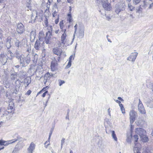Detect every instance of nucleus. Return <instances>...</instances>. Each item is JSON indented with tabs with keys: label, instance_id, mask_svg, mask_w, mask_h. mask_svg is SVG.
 Segmentation results:
<instances>
[{
	"label": "nucleus",
	"instance_id": "nucleus-1",
	"mask_svg": "<svg viewBox=\"0 0 153 153\" xmlns=\"http://www.w3.org/2000/svg\"><path fill=\"white\" fill-rule=\"evenodd\" d=\"M14 107L13 102H10L7 108L8 111H5L3 114V116H1V117L4 119H6L7 120H9L11 117V113L14 110Z\"/></svg>",
	"mask_w": 153,
	"mask_h": 153
},
{
	"label": "nucleus",
	"instance_id": "nucleus-2",
	"mask_svg": "<svg viewBox=\"0 0 153 153\" xmlns=\"http://www.w3.org/2000/svg\"><path fill=\"white\" fill-rule=\"evenodd\" d=\"M30 55L29 54H28L25 58L23 55L16 54V57L19 60L20 63L22 64V66L24 67L25 66V63L28 64L30 62Z\"/></svg>",
	"mask_w": 153,
	"mask_h": 153
},
{
	"label": "nucleus",
	"instance_id": "nucleus-3",
	"mask_svg": "<svg viewBox=\"0 0 153 153\" xmlns=\"http://www.w3.org/2000/svg\"><path fill=\"white\" fill-rule=\"evenodd\" d=\"M59 25L61 31L62 33H65L67 34L70 25L68 23H66L64 24L63 20L61 21L59 23Z\"/></svg>",
	"mask_w": 153,
	"mask_h": 153
},
{
	"label": "nucleus",
	"instance_id": "nucleus-4",
	"mask_svg": "<svg viewBox=\"0 0 153 153\" xmlns=\"http://www.w3.org/2000/svg\"><path fill=\"white\" fill-rule=\"evenodd\" d=\"M17 74L16 72H14L12 74L10 75V79L12 81H14L16 79L15 82L16 90V92H17V89L19 88L21 85V81L17 79Z\"/></svg>",
	"mask_w": 153,
	"mask_h": 153
},
{
	"label": "nucleus",
	"instance_id": "nucleus-5",
	"mask_svg": "<svg viewBox=\"0 0 153 153\" xmlns=\"http://www.w3.org/2000/svg\"><path fill=\"white\" fill-rule=\"evenodd\" d=\"M138 110L140 113L142 114H145L146 113V111L145 108L140 99H139V102L138 104Z\"/></svg>",
	"mask_w": 153,
	"mask_h": 153
},
{
	"label": "nucleus",
	"instance_id": "nucleus-6",
	"mask_svg": "<svg viewBox=\"0 0 153 153\" xmlns=\"http://www.w3.org/2000/svg\"><path fill=\"white\" fill-rule=\"evenodd\" d=\"M102 7L105 10L107 11L111 10V5L107 0H102Z\"/></svg>",
	"mask_w": 153,
	"mask_h": 153
},
{
	"label": "nucleus",
	"instance_id": "nucleus-7",
	"mask_svg": "<svg viewBox=\"0 0 153 153\" xmlns=\"http://www.w3.org/2000/svg\"><path fill=\"white\" fill-rule=\"evenodd\" d=\"M130 121L131 124L133 123L137 116V113L134 110H131L129 113Z\"/></svg>",
	"mask_w": 153,
	"mask_h": 153
},
{
	"label": "nucleus",
	"instance_id": "nucleus-8",
	"mask_svg": "<svg viewBox=\"0 0 153 153\" xmlns=\"http://www.w3.org/2000/svg\"><path fill=\"white\" fill-rule=\"evenodd\" d=\"M16 30L17 33L19 34H22L24 32L25 29L24 26L22 23H19L18 24Z\"/></svg>",
	"mask_w": 153,
	"mask_h": 153
},
{
	"label": "nucleus",
	"instance_id": "nucleus-9",
	"mask_svg": "<svg viewBox=\"0 0 153 153\" xmlns=\"http://www.w3.org/2000/svg\"><path fill=\"white\" fill-rule=\"evenodd\" d=\"M85 28L83 25L79 26L78 33V37L82 39L84 37V35Z\"/></svg>",
	"mask_w": 153,
	"mask_h": 153
},
{
	"label": "nucleus",
	"instance_id": "nucleus-10",
	"mask_svg": "<svg viewBox=\"0 0 153 153\" xmlns=\"http://www.w3.org/2000/svg\"><path fill=\"white\" fill-rule=\"evenodd\" d=\"M135 132L139 134L140 137H142L145 135L146 131L145 130L142 128H137L135 129Z\"/></svg>",
	"mask_w": 153,
	"mask_h": 153
},
{
	"label": "nucleus",
	"instance_id": "nucleus-11",
	"mask_svg": "<svg viewBox=\"0 0 153 153\" xmlns=\"http://www.w3.org/2000/svg\"><path fill=\"white\" fill-rule=\"evenodd\" d=\"M138 53L136 52H134L131 53L127 58V60L131 61L134 63L137 56Z\"/></svg>",
	"mask_w": 153,
	"mask_h": 153
},
{
	"label": "nucleus",
	"instance_id": "nucleus-12",
	"mask_svg": "<svg viewBox=\"0 0 153 153\" xmlns=\"http://www.w3.org/2000/svg\"><path fill=\"white\" fill-rule=\"evenodd\" d=\"M21 138L19 136H17L16 139H13L11 140H7V141H5L4 140L3 145L4 146H8L10 144L16 142L17 141L19 140Z\"/></svg>",
	"mask_w": 153,
	"mask_h": 153
},
{
	"label": "nucleus",
	"instance_id": "nucleus-13",
	"mask_svg": "<svg viewBox=\"0 0 153 153\" xmlns=\"http://www.w3.org/2000/svg\"><path fill=\"white\" fill-rule=\"evenodd\" d=\"M36 145L33 142H32L30 144L29 147L27 149V153H33L35 149Z\"/></svg>",
	"mask_w": 153,
	"mask_h": 153
},
{
	"label": "nucleus",
	"instance_id": "nucleus-14",
	"mask_svg": "<svg viewBox=\"0 0 153 153\" xmlns=\"http://www.w3.org/2000/svg\"><path fill=\"white\" fill-rule=\"evenodd\" d=\"M57 63L56 60L55 58L52 61L51 65V68L52 71H55L57 68Z\"/></svg>",
	"mask_w": 153,
	"mask_h": 153
},
{
	"label": "nucleus",
	"instance_id": "nucleus-15",
	"mask_svg": "<svg viewBox=\"0 0 153 153\" xmlns=\"http://www.w3.org/2000/svg\"><path fill=\"white\" fill-rule=\"evenodd\" d=\"M53 52L55 54L58 56H60L62 53V49L58 48H53Z\"/></svg>",
	"mask_w": 153,
	"mask_h": 153
},
{
	"label": "nucleus",
	"instance_id": "nucleus-16",
	"mask_svg": "<svg viewBox=\"0 0 153 153\" xmlns=\"http://www.w3.org/2000/svg\"><path fill=\"white\" fill-rule=\"evenodd\" d=\"M24 41L25 39H24L22 40L21 42H19L18 39H16L15 41V46L19 48L20 46H21L25 44V43H24Z\"/></svg>",
	"mask_w": 153,
	"mask_h": 153
},
{
	"label": "nucleus",
	"instance_id": "nucleus-17",
	"mask_svg": "<svg viewBox=\"0 0 153 153\" xmlns=\"http://www.w3.org/2000/svg\"><path fill=\"white\" fill-rule=\"evenodd\" d=\"M53 76V74H51L50 73H49V72H48L47 73H46L44 76V82L45 84L47 82V80H48L50 79V78L51 77H52Z\"/></svg>",
	"mask_w": 153,
	"mask_h": 153
},
{
	"label": "nucleus",
	"instance_id": "nucleus-18",
	"mask_svg": "<svg viewBox=\"0 0 153 153\" xmlns=\"http://www.w3.org/2000/svg\"><path fill=\"white\" fill-rule=\"evenodd\" d=\"M74 59V56L73 55H71L69 59V61L67 65L66 66V68H69L71 65V62Z\"/></svg>",
	"mask_w": 153,
	"mask_h": 153
},
{
	"label": "nucleus",
	"instance_id": "nucleus-19",
	"mask_svg": "<svg viewBox=\"0 0 153 153\" xmlns=\"http://www.w3.org/2000/svg\"><path fill=\"white\" fill-rule=\"evenodd\" d=\"M51 34L50 32H47L46 34L45 43L48 44H49L50 42V40L51 39Z\"/></svg>",
	"mask_w": 153,
	"mask_h": 153
},
{
	"label": "nucleus",
	"instance_id": "nucleus-20",
	"mask_svg": "<svg viewBox=\"0 0 153 153\" xmlns=\"http://www.w3.org/2000/svg\"><path fill=\"white\" fill-rule=\"evenodd\" d=\"M36 33L35 31H31L30 35V39L31 41L33 42L35 38Z\"/></svg>",
	"mask_w": 153,
	"mask_h": 153
},
{
	"label": "nucleus",
	"instance_id": "nucleus-21",
	"mask_svg": "<svg viewBox=\"0 0 153 153\" xmlns=\"http://www.w3.org/2000/svg\"><path fill=\"white\" fill-rule=\"evenodd\" d=\"M40 47V42L39 40H37L35 44L34 48L37 50H39Z\"/></svg>",
	"mask_w": 153,
	"mask_h": 153
},
{
	"label": "nucleus",
	"instance_id": "nucleus-22",
	"mask_svg": "<svg viewBox=\"0 0 153 153\" xmlns=\"http://www.w3.org/2000/svg\"><path fill=\"white\" fill-rule=\"evenodd\" d=\"M145 122V121L142 119L138 118L136 123L137 125L142 126L143 125Z\"/></svg>",
	"mask_w": 153,
	"mask_h": 153
},
{
	"label": "nucleus",
	"instance_id": "nucleus-23",
	"mask_svg": "<svg viewBox=\"0 0 153 153\" xmlns=\"http://www.w3.org/2000/svg\"><path fill=\"white\" fill-rule=\"evenodd\" d=\"M67 34L65 33H62V35L61 36V41L62 43L63 44H65V39L66 38Z\"/></svg>",
	"mask_w": 153,
	"mask_h": 153
},
{
	"label": "nucleus",
	"instance_id": "nucleus-24",
	"mask_svg": "<svg viewBox=\"0 0 153 153\" xmlns=\"http://www.w3.org/2000/svg\"><path fill=\"white\" fill-rule=\"evenodd\" d=\"M11 39L10 38H7V39L6 42V46L7 49H9L11 46L10 42Z\"/></svg>",
	"mask_w": 153,
	"mask_h": 153
},
{
	"label": "nucleus",
	"instance_id": "nucleus-25",
	"mask_svg": "<svg viewBox=\"0 0 153 153\" xmlns=\"http://www.w3.org/2000/svg\"><path fill=\"white\" fill-rule=\"evenodd\" d=\"M146 103L148 107L150 108H153V101L147 100Z\"/></svg>",
	"mask_w": 153,
	"mask_h": 153
},
{
	"label": "nucleus",
	"instance_id": "nucleus-26",
	"mask_svg": "<svg viewBox=\"0 0 153 153\" xmlns=\"http://www.w3.org/2000/svg\"><path fill=\"white\" fill-rule=\"evenodd\" d=\"M30 82V81L29 80V78L25 79L24 82V83L25 85V87H26L27 86Z\"/></svg>",
	"mask_w": 153,
	"mask_h": 153
},
{
	"label": "nucleus",
	"instance_id": "nucleus-27",
	"mask_svg": "<svg viewBox=\"0 0 153 153\" xmlns=\"http://www.w3.org/2000/svg\"><path fill=\"white\" fill-rule=\"evenodd\" d=\"M122 10L120 7L119 6V5L117 4L116 7L115 11L116 13L118 14Z\"/></svg>",
	"mask_w": 153,
	"mask_h": 153
},
{
	"label": "nucleus",
	"instance_id": "nucleus-28",
	"mask_svg": "<svg viewBox=\"0 0 153 153\" xmlns=\"http://www.w3.org/2000/svg\"><path fill=\"white\" fill-rule=\"evenodd\" d=\"M111 136L115 141H117V137L115 133V131H111Z\"/></svg>",
	"mask_w": 153,
	"mask_h": 153
},
{
	"label": "nucleus",
	"instance_id": "nucleus-29",
	"mask_svg": "<svg viewBox=\"0 0 153 153\" xmlns=\"http://www.w3.org/2000/svg\"><path fill=\"white\" fill-rule=\"evenodd\" d=\"M19 149L18 147H17V146H16L11 153H19Z\"/></svg>",
	"mask_w": 153,
	"mask_h": 153
},
{
	"label": "nucleus",
	"instance_id": "nucleus-30",
	"mask_svg": "<svg viewBox=\"0 0 153 153\" xmlns=\"http://www.w3.org/2000/svg\"><path fill=\"white\" fill-rule=\"evenodd\" d=\"M128 7L129 10L131 11H133L135 9V7L132 5L130 3L128 4Z\"/></svg>",
	"mask_w": 153,
	"mask_h": 153
},
{
	"label": "nucleus",
	"instance_id": "nucleus-31",
	"mask_svg": "<svg viewBox=\"0 0 153 153\" xmlns=\"http://www.w3.org/2000/svg\"><path fill=\"white\" fill-rule=\"evenodd\" d=\"M68 18L67 19V21L70 23L71 22L72 19L71 13H68Z\"/></svg>",
	"mask_w": 153,
	"mask_h": 153
},
{
	"label": "nucleus",
	"instance_id": "nucleus-32",
	"mask_svg": "<svg viewBox=\"0 0 153 153\" xmlns=\"http://www.w3.org/2000/svg\"><path fill=\"white\" fill-rule=\"evenodd\" d=\"M48 31L47 32H50L51 34L52 31L53 30V28L52 27L51 25H50L48 27Z\"/></svg>",
	"mask_w": 153,
	"mask_h": 153
},
{
	"label": "nucleus",
	"instance_id": "nucleus-33",
	"mask_svg": "<svg viewBox=\"0 0 153 153\" xmlns=\"http://www.w3.org/2000/svg\"><path fill=\"white\" fill-rule=\"evenodd\" d=\"M52 1V0H48V2H47L46 7L49 8L50 7V5Z\"/></svg>",
	"mask_w": 153,
	"mask_h": 153
},
{
	"label": "nucleus",
	"instance_id": "nucleus-34",
	"mask_svg": "<svg viewBox=\"0 0 153 153\" xmlns=\"http://www.w3.org/2000/svg\"><path fill=\"white\" fill-rule=\"evenodd\" d=\"M131 136H128L126 139V141L128 143H130L131 142Z\"/></svg>",
	"mask_w": 153,
	"mask_h": 153
},
{
	"label": "nucleus",
	"instance_id": "nucleus-35",
	"mask_svg": "<svg viewBox=\"0 0 153 153\" xmlns=\"http://www.w3.org/2000/svg\"><path fill=\"white\" fill-rule=\"evenodd\" d=\"M134 153H140L137 148L135 147H134Z\"/></svg>",
	"mask_w": 153,
	"mask_h": 153
},
{
	"label": "nucleus",
	"instance_id": "nucleus-36",
	"mask_svg": "<svg viewBox=\"0 0 153 153\" xmlns=\"http://www.w3.org/2000/svg\"><path fill=\"white\" fill-rule=\"evenodd\" d=\"M145 135L143 137L141 138H143V141L144 142H146L148 140V137H146Z\"/></svg>",
	"mask_w": 153,
	"mask_h": 153
},
{
	"label": "nucleus",
	"instance_id": "nucleus-37",
	"mask_svg": "<svg viewBox=\"0 0 153 153\" xmlns=\"http://www.w3.org/2000/svg\"><path fill=\"white\" fill-rule=\"evenodd\" d=\"M134 139L136 142H137L138 139V136L137 135H134Z\"/></svg>",
	"mask_w": 153,
	"mask_h": 153
},
{
	"label": "nucleus",
	"instance_id": "nucleus-38",
	"mask_svg": "<svg viewBox=\"0 0 153 153\" xmlns=\"http://www.w3.org/2000/svg\"><path fill=\"white\" fill-rule=\"evenodd\" d=\"M142 8L141 7V6H140L137 8L136 10L137 12L139 13L140 12L142 11Z\"/></svg>",
	"mask_w": 153,
	"mask_h": 153
},
{
	"label": "nucleus",
	"instance_id": "nucleus-39",
	"mask_svg": "<svg viewBox=\"0 0 153 153\" xmlns=\"http://www.w3.org/2000/svg\"><path fill=\"white\" fill-rule=\"evenodd\" d=\"M59 85L60 86H61L63 84L65 83V82L64 80H59Z\"/></svg>",
	"mask_w": 153,
	"mask_h": 153
},
{
	"label": "nucleus",
	"instance_id": "nucleus-40",
	"mask_svg": "<svg viewBox=\"0 0 153 153\" xmlns=\"http://www.w3.org/2000/svg\"><path fill=\"white\" fill-rule=\"evenodd\" d=\"M140 1L141 0H133L134 4L136 5L139 3Z\"/></svg>",
	"mask_w": 153,
	"mask_h": 153
},
{
	"label": "nucleus",
	"instance_id": "nucleus-41",
	"mask_svg": "<svg viewBox=\"0 0 153 153\" xmlns=\"http://www.w3.org/2000/svg\"><path fill=\"white\" fill-rule=\"evenodd\" d=\"M53 128H52L51 129V131H50L49 135V139H50L51 136L52 134L53 131Z\"/></svg>",
	"mask_w": 153,
	"mask_h": 153
},
{
	"label": "nucleus",
	"instance_id": "nucleus-42",
	"mask_svg": "<svg viewBox=\"0 0 153 153\" xmlns=\"http://www.w3.org/2000/svg\"><path fill=\"white\" fill-rule=\"evenodd\" d=\"M65 139L64 138H62L61 140V148L62 149V147L63 145L65 142Z\"/></svg>",
	"mask_w": 153,
	"mask_h": 153
},
{
	"label": "nucleus",
	"instance_id": "nucleus-43",
	"mask_svg": "<svg viewBox=\"0 0 153 153\" xmlns=\"http://www.w3.org/2000/svg\"><path fill=\"white\" fill-rule=\"evenodd\" d=\"M35 12L36 13V17H37L38 16H37L38 13H37L36 12ZM33 13L32 14H31V19H33V20H36V18H35L34 19H33Z\"/></svg>",
	"mask_w": 153,
	"mask_h": 153
},
{
	"label": "nucleus",
	"instance_id": "nucleus-44",
	"mask_svg": "<svg viewBox=\"0 0 153 153\" xmlns=\"http://www.w3.org/2000/svg\"><path fill=\"white\" fill-rule=\"evenodd\" d=\"M1 57L4 59H7L6 55H4V53L1 54Z\"/></svg>",
	"mask_w": 153,
	"mask_h": 153
},
{
	"label": "nucleus",
	"instance_id": "nucleus-45",
	"mask_svg": "<svg viewBox=\"0 0 153 153\" xmlns=\"http://www.w3.org/2000/svg\"><path fill=\"white\" fill-rule=\"evenodd\" d=\"M47 87H48V86H46L45 88H44L41 91H39V92L38 93L37 95L41 94L42 92V91H45V88Z\"/></svg>",
	"mask_w": 153,
	"mask_h": 153
},
{
	"label": "nucleus",
	"instance_id": "nucleus-46",
	"mask_svg": "<svg viewBox=\"0 0 153 153\" xmlns=\"http://www.w3.org/2000/svg\"><path fill=\"white\" fill-rule=\"evenodd\" d=\"M46 94H48V95H49L48 92V91H46L45 92H44L42 95V97H45Z\"/></svg>",
	"mask_w": 153,
	"mask_h": 153
},
{
	"label": "nucleus",
	"instance_id": "nucleus-47",
	"mask_svg": "<svg viewBox=\"0 0 153 153\" xmlns=\"http://www.w3.org/2000/svg\"><path fill=\"white\" fill-rule=\"evenodd\" d=\"M120 109L123 114L125 113V109L124 107L120 108Z\"/></svg>",
	"mask_w": 153,
	"mask_h": 153
},
{
	"label": "nucleus",
	"instance_id": "nucleus-48",
	"mask_svg": "<svg viewBox=\"0 0 153 153\" xmlns=\"http://www.w3.org/2000/svg\"><path fill=\"white\" fill-rule=\"evenodd\" d=\"M57 18L55 20V23L56 24H57L59 21V16H57Z\"/></svg>",
	"mask_w": 153,
	"mask_h": 153
},
{
	"label": "nucleus",
	"instance_id": "nucleus-49",
	"mask_svg": "<svg viewBox=\"0 0 153 153\" xmlns=\"http://www.w3.org/2000/svg\"><path fill=\"white\" fill-rule=\"evenodd\" d=\"M46 19L45 20V26L47 27H48V22L46 18Z\"/></svg>",
	"mask_w": 153,
	"mask_h": 153
},
{
	"label": "nucleus",
	"instance_id": "nucleus-50",
	"mask_svg": "<svg viewBox=\"0 0 153 153\" xmlns=\"http://www.w3.org/2000/svg\"><path fill=\"white\" fill-rule=\"evenodd\" d=\"M57 12L56 11H55L53 13V17H55L57 15Z\"/></svg>",
	"mask_w": 153,
	"mask_h": 153
},
{
	"label": "nucleus",
	"instance_id": "nucleus-51",
	"mask_svg": "<svg viewBox=\"0 0 153 153\" xmlns=\"http://www.w3.org/2000/svg\"><path fill=\"white\" fill-rule=\"evenodd\" d=\"M106 19L108 21H109L111 19V17L110 16H106Z\"/></svg>",
	"mask_w": 153,
	"mask_h": 153
},
{
	"label": "nucleus",
	"instance_id": "nucleus-52",
	"mask_svg": "<svg viewBox=\"0 0 153 153\" xmlns=\"http://www.w3.org/2000/svg\"><path fill=\"white\" fill-rule=\"evenodd\" d=\"M50 139H49V138H48V140L47 141H46L45 143H44V144L45 145H46V144H48V143H49L50 144Z\"/></svg>",
	"mask_w": 153,
	"mask_h": 153
},
{
	"label": "nucleus",
	"instance_id": "nucleus-53",
	"mask_svg": "<svg viewBox=\"0 0 153 153\" xmlns=\"http://www.w3.org/2000/svg\"><path fill=\"white\" fill-rule=\"evenodd\" d=\"M31 91L30 90H29L27 91V92L26 93V94L27 95H29L31 93Z\"/></svg>",
	"mask_w": 153,
	"mask_h": 153
},
{
	"label": "nucleus",
	"instance_id": "nucleus-54",
	"mask_svg": "<svg viewBox=\"0 0 153 153\" xmlns=\"http://www.w3.org/2000/svg\"><path fill=\"white\" fill-rule=\"evenodd\" d=\"M74 29H75V31H74V33H75L76 31L77 28V25L76 24L75 26H74Z\"/></svg>",
	"mask_w": 153,
	"mask_h": 153
},
{
	"label": "nucleus",
	"instance_id": "nucleus-55",
	"mask_svg": "<svg viewBox=\"0 0 153 153\" xmlns=\"http://www.w3.org/2000/svg\"><path fill=\"white\" fill-rule=\"evenodd\" d=\"M4 140H0V145L2 146L3 145L4 143Z\"/></svg>",
	"mask_w": 153,
	"mask_h": 153
},
{
	"label": "nucleus",
	"instance_id": "nucleus-56",
	"mask_svg": "<svg viewBox=\"0 0 153 153\" xmlns=\"http://www.w3.org/2000/svg\"><path fill=\"white\" fill-rule=\"evenodd\" d=\"M108 114L109 115V116L110 117L111 116V113H110L111 110H110V108L108 109Z\"/></svg>",
	"mask_w": 153,
	"mask_h": 153
},
{
	"label": "nucleus",
	"instance_id": "nucleus-57",
	"mask_svg": "<svg viewBox=\"0 0 153 153\" xmlns=\"http://www.w3.org/2000/svg\"><path fill=\"white\" fill-rule=\"evenodd\" d=\"M8 54H10V56H12V55H13V53L11 51H10V50L8 51Z\"/></svg>",
	"mask_w": 153,
	"mask_h": 153
},
{
	"label": "nucleus",
	"instance_id": "nucleus-58",
	"mask_svg": "<svg viewBox=\"0 0 153 153\" xmlns=\"http://www.w3.org/2000/svg\"><path fill=\"white\" fill-rule=\"evenodd\" d=\"M3 43L2 42L0 41V49L3 46Z\"/></svg>",
	"mask_w": 153,
	"mask_h": 153
},
{
	"label": "nucleus",
	"instance_id": "nucleus-59",
	"mask_svg": "<svg viewBox=\"0 0 153 153\" xmlns=\"http://www.w3.org/2000/svg\"><path fill=\"white\" fill-rule=\"evenodd\" d=\"M117 99L119 100H120L121 101H124V100L121 97H118Z\"/></svg>",
	"mask_w": 153,
	"mask_h": 153
},
{
	"label": "nucleus",
	"instance_id": "nucleus-60",
	"mask_svg": "<svg viewBox=\"0 0 153 153\" xmlns=\"http://www.w3.org/2000/svg\"><path fill=\"white\" fill-rule=\"evenodd\" d=\"M31 49L30 48H28V49H27L26 51L28 53H30L31 52Z\"/></svg>",
	"mask_w": 153,
	"mask_h": 153
},
{
	"label": "nucleus",
	"instance_id": "nucleus-61",
	"mask_svg": "<svg viewBox=\"0 0 153 153\" xmlns=\"http://www.w3.org/2000/svg\"><path fill=\"white\" fill-rule=\"evenodd\" d=\"M114 101L117 103H118L119 104L120 103H121V102L118 100H114Z\"/></svg>",
	"mask_w": 153,
	"mask_h": 153
},
{
	"label": "nucleus",
	"instance_id": "nucleus-62",
	"mask_svg": "<svg viewBox=\"0 0 153 153\" xmlns=\"http://www.w3.org/2000/svg\"><path fill=\"white\" fill-rule=\"evenodd\" d=\"M66 119H69V112H68L67 114V116L66 117Z\"/></svg>",
	"mask_w": 153,
	"mask_h": 153
},
{
	"label": "nucleus",
	"instance_id": "nucleus-63",
	"mask_svg": "<svg viewBox=\"0 0 153 153\" xmlns=\"http://www.w3.org/2000/svg\"><path fill=\"white\" fill-rule=\"evenodd\" d=\"M48 102V100H47L46 102V103L45 104L44 102V105H45V107L47 106V103Z\"/></svg>",
	"mask_w": 153,
	"mask_h": 153
},
{
	"label": "nucleus",
	"instance_id": "nucleus-64",
	"mask_svg": "<svg viewBox=\"0 0 153 153\" xmlns=\"http://www.w3.org/2000/svg\"><path fill=\"white\" fill-rule=\"evenodd\" d=\"M67 2L69 3H72L73 0H67Z\"/></svg>",
	"mask_w": 153,
	"mask_h": 153
}]
</instances>
